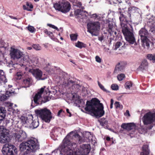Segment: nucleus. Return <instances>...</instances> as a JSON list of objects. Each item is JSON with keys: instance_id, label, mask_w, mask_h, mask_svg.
Listing matches in <instances>:
<instances>
[{"instance_id": "1", "label": "nucleus", "mask_w": 155, "mask_h": 155, "mask_svg": "<svg viewBox=\"0 0 155 155\" xmlns=\"http://www.w3.org/2000/svg\"><path fill=\"white\" fill-rule=\"evenodd\" d=\"M71 132L68 134L62 141V147H64L61 153L64 155H87L91 150L89 144H83L81 146L80 149L77 148L76 143H71L69 140L70 135L73 133Z\"/></svg>"}, {"instance_id": "2", "label": "nucleus", "mask_w": 155, "mask_h": 155, "mask_svg": "<svg viewBox=\"0 0 155 155\" xmlns=\"http://www.w3.org/2000/svg\"><path fill=\"white\" fill-rule=\"evenodd\" d=\"M86 105L85 110L93 113L95 116L101 117L104 114L103 104L97 99H92L91 102L87 101Z\"/></svg>"}, {"instance_id": "3", "label": "nucleus", "mask_w": 155, "mask_h": 155, "mask_svg": "<svg viewBox=\"0 0 155 155\" xmlns=\"http://www.w3.org/2000/svg\"><path fill=\"white\" fill-rule=\"evenodd\" d=\"M39 148V143L36 139H30L27 141L22 143L20 145L21 151L35 152Z\"/></svg>"}, {"instance_id": "4", "label": "nucleus", "mask_w": 155, "mask_h": 155, "mask_svg": "<svg viewBox=\"0 0 155 155\" xmlns=\"http://www.w3.org/2000/svg\"><path fill=\"white\" fill-rule=\"evenodd\" d=\"M121 26L122 28V32L126 40L131 44L136 42L135 38L131 30L132 28V26L130 24L124 25L122 24Z\"/></svg>"}, {"instance_id": "5", "label": "nucleus", "mask_w": 155, "mask_h": 155, "mask_svg": "<svg viewBox=\"0 0 155 155\" xmlns=\"http://www.w3.org/2000/svg\"><path fill=\"white\" fill-rule=\"evenodd\" d=\"M121 26L122 28V32L126 40L131 44L136 42L135 38L131 30L132 28V26L130 24L124 25L122 24Z\"/></svg>"}, {"instance_id": "6", "label": "nucleus", "mask_w": 155, "mask_h": 155, "mask_svg": "<svg viewBox=\"0 0 155 155\" xmlns=\"http://www.w3.org/2000/svg\"><path fill=\"white\" fill-rule=\"evenodd\" d=\"M35 112L38 116L47 123L50 122L53 117L50 110L46 108L35 110Z\"/></svg>"}, {"instance_id": "7", "label": "nucleus", "mask_w": 155, "mask_h": 155, "mask_svg": "<svg viewBox=\"0 0 155 155\" xmlns=\"http://www.w3.org/2000/svg\"><path fill=\"white\" fill-rule=\"evenodd\" d=\"M130 7L128 8V11H121L120 12L119 19L120 21V25L123 24L124 25H128L127 23L132 18L131 14V10L130 9Z\"/></svg>"}, {"instance_id": "8", "label": "nucleus", "mask_w": 155, "mask_h": 155, "mask_svg": "<svg viewBox=\"0 0 155 155\" xmlns=\"http://www.w3.org/2000/svg\"><path fill=\"white\" fill-rule=\"evenodd\" d=\"M54 7L55 9L65 13L70 10L71 6L69 2L67 1H62L54 4Z\"/></svg>"}, {"instance_id": "9", "label": "nucleus", "mask_w": 155, "mask_h": 155, "mask_svg": "<svg viewBox=\"0 0 155 155\" xmlns=\"http://www.w3.org/2000/svg\"><path fill=\"white\" fill-rule=\"evenodd\" d=\"M29 117L27 119L25 117H22L21 119L23 124L26 123L30 128L34 129L37 127L39 125V121L38 119L33 120V117L32 115L29 116Z\"/></svg>"}, {"instance_id": "10", "label": "nucleus", "mask_w": 155, "mask_h": 155, "mask_svg": "<svg viewBox=\"0 0 155 155\" xmlns=\"http://www.w3.org/2000/svg\"><path fill=\"white\" fill-rule=\"evenodd\" d=\"M3 155H16L17 150L15 146L9 144H4L2 148Z\"/></svg>"}, {"instance_id": "11", "label": "nucleus", "mask_w": 155, "mask_h": 155, "mask_svg": "<svg viewBox=\"0 0 155 155\" xmlns=\"http://www.w3.org/2000/svg\"><path fill=\"white\" fill-rule=\"evenodd\" d=\"M100 24L98 21L91 22L87 24V31L93 36L97 35L96 34L100 29Z\"/></svg>"}, {"instance_id": "12", "label": "nucleus", "mask_w": 155, "mask_h": 155, "mask_svg": "<svg viewBox=\"0 0 155 155\" xmlns=\"http://www.w3.org/2000/svg\"><path fill=\"white\" fill-rule=\"evenodd\" d=\"M26 132L22 130L14 132L12 133V137L16 141L21 142L25 140L27 137Z\"/></svg>"}, {"instance_id": "13", "label": "nucleus", "mask_w": 155, "mask_h": 155, "mask_svg": "<svg viewBox=\"0 0 155 155\" xmlns=\"http://www.w3.org/2000/svg\"><path fill=\"white\" fill-rule=\"evenodd\" d=\"M44 88H41L40 91L36 94L33 97V99H32L31 106L32 107H34L40 103L41 99V95L44 92Z\"/></svg>"}, {"instance_id": "14", "label": "nucleus", "mask_w": 155, "mask_h": 155, "mask_svg": "<svg viewBox=\"0 0 155 155\" xmlns=\"http://www.w3.org/2000/svg\"><path fill=\"white\" fill-rule=\"evenodd\" d=\"M6 130L0 127V142L1 143L8 142L11 140L9 134L6 132Z\"/></svg>"}, {"instance_id": "15", "label": "nucleus", "mask_w": 155, "mask_h": 155, "mask_svg": "<svg viewBox=\"0 0 155 155\" xmlns=\"http://www.w3.org/2000/svg\"><path fill=\"white\" fill-rule=\"evenodd\" d=\"M155 120V113L151 112L146 114L143 118V121L145 125L151 124Z\"/></svg>"}, {"instance_id": "16", "label": "nucleus", "mask_w": 155, "mask_h": 155, "mask_svg": "<svg viewBox=\"0 0 155 155\" xmlns=\"http://www.w3.org/2000/svg\"><path fill=\"white\" fill-rule=\"evenodd\" d=\"M10 54L11 58L14 60L20 58L23 55V52L17 49L11 48Z\"/></svg>"}, {"instance_id": "17", "label": "nucleus", "mask_w": 155, "mask_h": 155, "mask_svg": "<svg viewBox=\"0 0 155 155\" xmlns=\"http://www.w3.org/2000/svg\"><path fill=\"white\" fill-rule=\"evenodd\" d=\"M29 71L37 80H44L46 78V77L42 78L43 75L42 72L38 69L30 70Z\"/></svg>"}, {"instance_id": "18", "label": "nucleus", "mask_w": 155, "mask_h": 155, "mask_svg": "<svg viewBox=\"0 0 155 155\" xmlns=\"http://www.w3.org/2000/svg\"><path fill=\"white\" fill-rule=\"evenodd\" d=\"M67 84L68 86H72V91H71V92H73L74 93L77 92L81 90V88L80 85L75 84L74 82L71 80L68 81Z\"/></svg>"}, {"instance_id": "19", "label": "nucleus", "mask_w": 155, "mask_h": 155, "mask_svg": "<svg viewBox=\"0 0 155 155\" xmlns=\"http://www.w3.org/2000/svg\"><path fill=\"white\" fill-rule=\"evenodd\" d=\"M121 127L124 129L129 130L133 129L136 130L137 128V126L133 123H123L121 125Z\"/></svg>"}, {"instance_id": "20", "label": "nucleus", "mask_w": 155, "mask_h": 155, "mask_svg": "<svg viewBox=\"0 0 155 155\" xmlns=\"http://www.w3.org/2000/svg\"><path fill=\"white\" fill-rule=\"evenodd\" d=\"M125 63L123 61L118 62L116 65L114 71L115 73H118L120 71H122L125 68Z\"/></svg>"}, {"instance_id": "21", "label": "nucleus", "mask_w": 155, "mask_h": 155, "mask_svg": "<svg viewBox=\"0 0 155 155\" xmlns=\"http://www.w3.org/2000/svg\"><path fill=\"white\" fill-rule=\"evenodd\" d=\"M108 27L109 28L108 31L110 35H117L116 28L113 23L112 22H109Z\"/></svg>"}, {"instance_id": "22", "label": "nucleus", "mask_w": 155, "mask_h": 155, "mask_svg": "<svg viewBox=\"0 0 155 155\" xmlns=\"http://www.w3.org/2000/svg\"><path fill=\"white\" fill-rule=\"evenodd\" d=\"M130 9L131 10L132 16H134L135 18H138L141 16V13L140 10L135 7H130Z\"/></svg>"}, {"instance_id": "23", "label": "nucleus", "mask_w": 155, "mask_h": 155, "mask_svg": "<svg viewBox=\"0 0 155 155\" xmlns=\"http://www.w3.org/2000/svg\"><path fill=\"white\" fill-rule=\"evenodd\" d=\"M140 39L143 46L145 48L148 49L150 47V41L147 37H142Z\"/></svg>"}, {"instance_id": "24", "label": "nucleus", "mask_w": 155, "mask_h": 155, "mask_svg": "<svg viewBox=\"0 0 155 155\" xmlns=\"http://www.w3.org/2000/svg\"><path fill=\"white\" fill-rule=\"evenodd\" d=\"M32 80L31 78H28L24 79L23 81V87H29L31 86L32 83Z\"/></svg>"}, {"instance_id": "25", "label": "nucleus", "mask_w": 155, "mask_h": 155, "mask_svg": "<svg viewBox=\"0 0 155 155\" xmlns=\"http://www.w3.org/2000/svg\"><path fill=\"white\" fill-rule=\"evenodd\" d=\"M142 151L141 152L140 155H149L150 151L148 149V146L147 145H144L142 147Z\"/></svg>"}, {"instance_id": "26", "label": "nucleus", "mask_w": 155, "mask_h": 155, "mask_svg": "<svg viewBox=\"0 0 155 155\" xmlns=\"http://www.w3.org/2000/svg\"><path fill=\"white\" fill-rule=\"evenodd\" d=\"M25 73V71H22L20 70L19 71L16 73L14 77L17 80H20L24 76V74Z\"/></svg>"}, {"instance_id": "27", "label": "nucleus", "mask_w": 155, "mask_h": 155, "mask_svg": "<svg viewBox=\"0 0 155 155\" xmlns=\"http://www.w3.org/2000/svg\"><path fill=\"white\" fill-rule=\"evenodd\" d=\"M6 110L5 108L3 107H0V120L2 121L6 116Z\"/></svg>"}, {"instance_id": "28", "label": "nucleus", "mask_w": 155, "mask_h": 155, "mask_svg": "<svg viewBox=\"0 0 155 155\" xmlns=\"http://www.w3.org/2000/svg\"><path fill=\"white\" fill-rule=\"evenodd\" d=\"M139 34L141 38L142 37H147V36L148 34V32L145 28H142L139 31Z\"/></svg>"}, {"instance_id": "29", "label": "nucleus", "mask_w": 155, "mask_h": 155, "mask_svg": "<svg viewBox=\"0 0 155 155\" xmlns=\"http://www.w3.org/2000/svg\"><path fill=\"white\" fill-rule=\"evenodd\" d=\"M33 6L31 3L27 2L25 5H23V9L28 11H31V9L33 8Z\"/></svg>"}, {"instance_id": "30", "label": "nucleus", "mask_w": 155, "mask_h": 155, "mask_svg": "<svg viewBox=\"0 0 155 155\" xmlns=\"http://www.w3.org/2000/svg\"><path fill=\"white\" fill-rule=\"evenodd\" d=\"M87 133L88 135L90 134L88 137L89 141L91 142L92 144H94L96 143V139L95 136L91 134L89 132H88Z\"/></svg>"}, {"instance_id": "31", "label": "nucleus", "mask_w": 155, "mask_h": 155, "mask_svg": "<svg viewBox=\"0 0 155 155\" xmlns=\"http://www.w3.org/2000/svg\"><path fill=\"white\" fill-rule=\"evenodd\" d=\"M148 63L146 60H143L141 63V65L139 67V68L141 70H143L145 69L148 66Z\"/></svg>"}, {"instance_id": "32", "label": "nucleus", "mask_w": 155, "mask_h": 155, "mask_svg": "<svg viewBox=\"0 0 155 155\" xmlns=\"http://www.w3.org/2000/svg\"><path fill=\"white\" fill-rule=\"evenodd\" d=\"M147 128L146 127H141V128H138V126H137V128L135 130V131H137L138 132L141 134H145L146 133Z\"/></svg>"}, {"instance_id": "33", "label": "nucleus", "mask_w": 155, "mask_h": 155, "mask_svg": "<svg viewBox=\"0 0 155 155\" xmlns=\"http://www.w3.org/2000/svg\"><path fill=\"white\" fill-rule=\"evenodd\" d=\"M75 46L80 48H85L86 46V45L84 43L78 41L77 43H75Z\"/></svg>"}, {"instance_id": "34", "label": "nucleus", "mask_w": 155, "mask_h": 155, "mask_svg": "<svg viewBox=\"0 0 155 155\" xmlns=\"http://www.w3.org/2000/svg\"><path fill=\"white\" fill-rule=\"evenodd\" d=\"M75 12L76 15H78V16L80 17V15L84 16L83 14L84 13L87 12L86 11H83L82 10L78 9L75 11Z\"/></svg>"}, {"instance_id": "35", "label": "nucleus", "mask_w": 155, "mask_h": 155, "mask_svg": "<svg viewBox=\"0 0 155 155\" xmlns=\"http://www.w3.org/2000/svg\"><path fill=\"white\" fill-rule=\"evenodd\" d=\"M91 18H94L96 20H100L101 19V17L99 15L94 14L90 15Z\"/></svg>"}, {"instance_id": "36", "label": "nucleus", "mask_w": 155, "mask_h": 155, "mask_svg": "<svg viewBox=\"0 0 155 155\" xmlns=\"http://www.w3.org/2000/svg\"><path fill=\"white\" fill-rule=\"evenodd\" d=\"M59 75H55L54 76V79H55V81L57 82V83H58L61 82L62 80H63L64 79L63 77H61V76Z\"/></svg>"}, {"instance_id": "37", "label": "nucleus", "mask_w": 155, "mask_h": 155, "mask_svg": "<svg viewBox=\"0 0 155 155\" xmlns=\"http://www.w3.org/2000/svg\"><path fill=\"white\" fill-rule=\"evenodd\" d=\"M148 58L150 60L152 61L153 62H155V54H149L147 56Z\"/></svg>"}, {"instance_id": "38", "label": "nucleus", "mask_w": 155, "mask_h": 155, "mask_svg": "<svg viewBox=\"0 0 155 155\" xmlns=\"http://www.w3.org/2000/svg\"><path fill=\"white\" fill-rule=\"evenodd\" d=\"M132 86V83L130 81H127L126 82L124 85L125 88L126 89H130V88Z\"/></svg>"}, {"instance_id": "39", "label": "nucleus", "mask_w": 155, "mask_h": 155, "mask_svg": "<svg viewBox=\"0 0 155 155\" xmlns=\"http://www.w3.org/2000/svg\"><path fill=\"white\" fill-rule=\"evenodd\" d=\"M99 121L101 125L102 126H104L107 124V121L104 118H103L99 120Z\"/></svg>"}, {"instance_id": "40", "label": "nucleus", "mask_w": 155, "mask_h": 155, "mask_svg": "<svg viewBox=\"0 0 155 155\" xmlns=\"http://www.w3.org/2000/svg\"><path fill=\"white\" fill-rule=\"evenodd\" d=\"M5 78L4 72L3 71L0 70V81H4Z\"/></svg>"}, {"instance_id": "41", "label": "nucleus", "mask_w": 155, "mask_h": 155, "mask_svg": "<svg viewBox=\"0 0 155 155\" xmlns=\"http://www.w3.org/2000/svg\"><path fill=\"white\" fill-rule=\"evenodd\" d=\"M48 92L49 93H52V94H54V95H55L57 93V91L55 89H52V91H50L47 88L45 90V92H46V93H48Z\"/></svg>"}, {"instance_id": "42", "label": "nucleus", "mask_w": 155, "mask_h": 155, "mask_svg": "<svg viewBox=\"0 0 155 155\" xmlns=\"http://www.w3.org/2000/svg\"><path fill=\"white\" fill-rule=\"evenodd\" d=\"M149 22L151 25L152 27H155V18L154 17H152L150 19Z\"/></svg>"}, {"instance_id": "43", "label": "nucleus", "mask_w": 155, "mask_h": 155, "mask_svg": "<svg viewBox=\"0 0 155 155\" xmlns=\"http://www.w3.org/2000/svg\"><path fill=\"white\" fill-rule=\"evenodd\" d=\"M97 83L99 87L102 90L106 92H108V91L104 88V87L99 81H97Z\"/></svg>"}, {"instance_id": "44", "label": "nucleus", "mask_w": 155, "mask_h": 155, "mask_svg": "<svg viewBox=\"0 0 155 155\" xmlns=\"http://www.w3.org/2000/svg\"><path fill=\"white\" fill-rule=\"evenodd\" d=\"M119 6L120 7V8H119V9H122V11H124V9H125L126 8V5H127L125 4H123V3L122 2H121L120 3H119Z\"/></svg>"}, {"instance_id": "45", "label": "nucleus", "mask_w": 155, "mask_h": 155, "mask_svg": "<svg viewBox=\"0 0 155 155\" xmlns=\"http://www.w3.org/2000/svg\"><path fill=\"white\" fill-rule=\"evenodd\" d=\"M3 122V123H4V124L3 125V127H2V128H3L4 129L5 127H7L8 125V124L9 123L10 120H6L4 121H2Z\"/></svg>"}, {"instance_id": "46", "label": "nucleus", "mask_w": 155, "mask_h": 155, "mask_svg": "<svg viewBox=\"0 0 155 155\" xmlns=\"http://www.w3.org/2000/svg\"><path fill=\"white\" fill-rule=\"evenodd\" d=\"M125 75L123 74H119L117 76V78L119 81H122L125 78Z\"/></svg>"}, {"instance_id": "47", "label": "nucleus", "mask_w": 155, "mask_h": 155, "mask_svg": "<svg viewBox=\"0 0 155 155\" xmlns=\"http://www.w3.org/2000/svg\"><path fill=\"white\" fill-rule=\"evenodd\" d=\"M8 95L7 96L5 94H3L0 96V101H5L7 100L8 97Z\"/></svg>"}, {"instance_id": "48", "label": "nucleus", "mask_w": 155, "mask_h": 155, "mask_svg": "<svg viewBox=\"0 0 155 155\" xmlns=\"http://www.w3.org/2000/svg\"><path fill=\"white\" fill-rule=\"evenodd\" d=\"M28 29L29 31L31 33H33L35 32V29L34 27L29 25L28 27Z\"/></svg>"}, {"instance_id": "49", "label": "nucleus", "mask_w": 155, "mask_h": 155, "mask_svg": "<svg viewBox=\"0 0 155 155\" xmlns=\"http://www.w3.org/2000/svg\"><path fill=\"white\" fill-rule=\"evenodd\" d=\"M29 57L27 55H26L23 56V58L22 59L23 63L24 64L26 62H27L28 61Z\"/></svg>"}, {"instance_id": "50", "label": "nucleus", "mask_w": 155, "mask_h": 155, "mask_svg": "<svg viewBox=\"0 0 155 155\" xmlns=\"http://www.w3.org/2000/svg\"><path fill=\"white\" fill-rule=\"evenodd\" d=\"M16 65H17V67H18L17 68H20V67H21V69H26V67L23 63H20L19 64L17 63Z\"/></svg>"}, {"instance_id": "51", "label": "nucleus", "mask_w": 155, "mask_h": 155, "mask_svg": "<svg viewBox=\"0 0 155 155\" xmlns=\"http://www.w3.org/2000/svg\"><path fill=\"white\" fill-rule=\"evenodd\" d=\"M110 2V3L111 4L112 3L117 4L118 3H120L122 2V0H107Z\"/></svg>"}, {"instance_id": "52", "label": "nucleus", "mask_w": 155, "mask_h": 155, "mask_svg": "<svg viewBox=\"0 0 155 155\" xmlns=\"http://www.w3.org/2000/svg\"><path fill=\"white\" fill-rule=\"evenodd\" d=\"M74 6H76L79 8H81V9H84V7L81 6L82 4L81 2H77L75 3L74 4Z\"/></svg>"}, {"instance_id": "53", "label": "nucleus", "mask_w": 155, "mask_h": 155, "mask_svg": "<svg viewBox=\"0 0 155 155\" xmlns=\"http://www.w3.org/2000/svg\"><path fill=\"white\" fill-rule=\"evenodd\" d=\"M71 39L72 41H75L77 39V35L75 34H71L70 35Z\"/></svg>"}, {"instance_id": "54", "label": "nucleus", "mask_w": 155, "mask_h": 155, "mask_svg": "<svg viewBox=\"0 0 155 155\" xmlns=\"http://www.w3.org/2000/svg\"><path fill=\"white\" fill-rule=\"evenodd\" d=\"M32 47L36 50H40L41 49V47L38 45H33Z\"/></svg>"}, {"instance_id": "55", "label": "nucleus", "mask_w": 155, "mask_h": 155, "mask_svg": "<svg viewBox=\"0 0 155 155\" xmlns=\"http://www.w3.org/2000/svg\"><path fill=\"white\" fill-rule=\"evenodd\" d=\"M122 45V43L120 42H117L116 43L115 46V48L114 49L116 50L120 46Z\"/></svg>"}, {"instance_id": "56", "label": "nucleus", "mask_w": 155, "mask_h": 155, "mask_svg": "<svg viewBox=\"0 0 155 155\" xmlns=\"http://www.w3.org/2000/svg\"><path fill=\"white\" fill-rule=\"evenodd\" d=\"M111 88L113 90H117L118 89V86L116 84H112L111 87Z\"/></svg>"}, {"instance_id": "57", "label": "nucleus", "mask_w": 155, "mask_h": 155, "mask_svg": "<svg viewBox=\"0 0 155 155\" xmlns=\"http://www.w3.org/2000/svg\"><path fill=\"white\" fill-rule=\"evenodd\" d=\"M114 105L116 108H119L120 109L122 108V106L120 105L119 102H116L114 104Z\"/></svg>"}, {"instance_id": "58", "label": "nucleus", "mask_w": 155, "mask_h": 155, "mask_svg": "<svg viewBox=\"0 0 155 155\" xmlns=\"http://www.w3.org/2000/svg\"><path fill=\"white\" fill-rule=\"evenodd\" d=\"M47 25L51 28L56 30L58 31H59V29L57 27L54 25L50 24H48Z\"/></svg>"}, {"instance_id": "59", "label": "nucleus", "mask_w": 155, "mask_h": 155, "mask_svg": "<svg viewBox=\"0 0 155 155\" xmlns=\"http://www.w3.org/2000/svg\"><path fill=\"white\" fill-rule=\"evenodd\" d=\"M95 60L97 62L100 63L101 62L102 60L97 55L95 57Z\"/></svg>"}, {"instance_id": "60", "label": "nucleus", "mask_w": 155, "mask_h": 155, "mask_svg": "<svg viewBox=\"0 0 155 155\" xmlns=\"http://www.w3.org/2000/svg\"><path fill=\"white\" fill-rule=\"evenodd\" d=\"M64 130H64L63 129H62L61 128H59V127L58 128H57L55 129L54 132H52V133L54 135L55 134L56 135V133L58 131H60L61 130Z\"/></svg>"}, {"instance_id": "61", "label": "nucleus", "mask_w": 155, "mask_h": 155, "mask_svg": "<svg viewBox=\"0 0 155 155\" xmlns=\"http://www.w3.org/2000/svg\"><path fill=\"white\" fill-rule=\"evenodd\" d=\"M48 35L51 39H54V36L52 32H50Z\"/></svg>"}, {"instance_id": "62", "label": "nucleus", "mask_w": 155, "mask_h": 155, "mask_svg": "<svg viewBox=\"0 0 155 155\" xmlns=\"http://www.w3.org/2000/svg\"><path fill=\"white\" fill-rule=\"evenodd\" d=\"M123 3H126V4L127 5H129L130 4V1L129 0H123Z\"/></svg>"}, {"instance_id": "63", "label": "nucleus", "mask_w": 155, "mask_h": 155, "mask_svg": "<svg viewBox=\"0 0 155 155\" xmlns=\"http://www.w3.org/2000/svg\"><path fill=\"white\" fill-rule=\"evenodd\" d=\"M44 32L46 34L48 35L49 32L50 31H48L47 29H44Z\"/></svg>"}, {"instance_id": "64", "label": "nucleus", "mask_w": 155, "mask_h": 155, "mask_svg": "<svg viewBox=\"0 0 155 155\" xmlns=\"http://www.w3.org/2000/svg\"><path fill=\"white\" fill-rule=\"evenodd\" d=\"M125 115H128L129 116H130L129 112L128 110H126V112L125 113Z\"/></svg>"}]
</instances>
